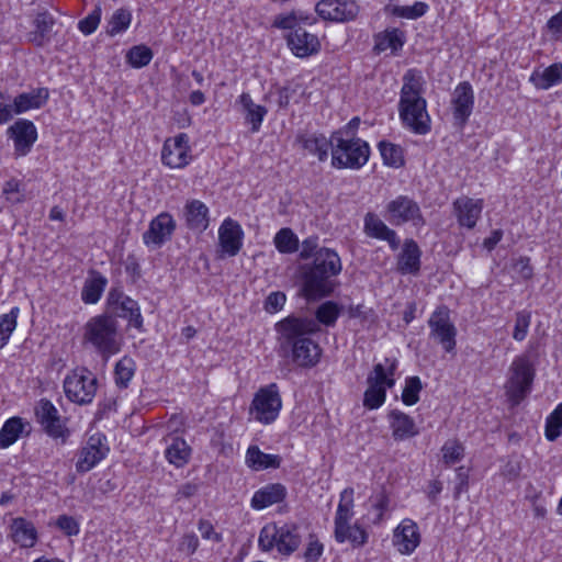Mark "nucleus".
Here are the masks:
<instances>
[{"label":"nucleus","mask_w":562,"mask_h":562,"mask_svg":"<svg viewBox=\"0 0 562 562\" xmlns=\"http://www.w3.org/2000/svg\"><path fill=\"white\" fill-rule=\"evenodd\" d=\"M318 329L317 323L308 317L290 315L281 319L276 324L279 356L299 368H314L321 360L322 348L311 335Z\"/></svg>","instance_id":"1"},{"label":"nucleus","mask_w":562,"mask_h":562,"mask_svg":"<svg viewBox=\"0 0 562 562\" xmlns=\"http://www.w3.org/2000/svg\"><path fill=\"white\" fill-rule=\"evenodd\" d=\"M339 255L330 248H322L311 263H304L302 291L307 300H318L330 295L337 286L335 278L341 272Z\"/></svg>","instance_id":"2"},{"label":"nucleus","mask_w":562,"mask_h":562,"mask_svg":"<svg viewBox=\"0 0 562 562\" xmlns=\"http://www.w3.org/2000/svg\"><path fill=\"white\" fill-rule=\"evenodd\" d=\"M422 77L409 69L403 76L398 101V115L405 127L417 135H426L431 130L426 99L422 97Z\"/></svg>","instance_id":"3"},{"label":"nucleus","mask_w":562,"mask_h":562,"mask_svg":"<svg viewBox=\"0 0 562 562\" xmlns=\"http://www.w3.org/2000/svg\"><path fill=\"white\" fill-rule=\"evenodd\" d=\"M83 340L90 344L106 361L121 350L119 323L112 315L91 317L83 327Z\"/></svg>","instance_id":"4"},{"label":"nucleus","mask_w":562,"mask_h":562,"mask_svg":"<svg viewBox=\"0 0 562 562\" xmlns=\"http://www.w3.org/2000/svg\"><path fill=\"white\" fill-rule=\"evenodd\" d=\"M331 166L337 169H360L370 156V147L361 138L333 136Z\"/></svg>","instance_id":"5"},{"label":"nucleus","mask_w":562,"mask_h":562,"mask_svg":"<svg viewBox=\"0 0 562 562\" xmlns=\"http://www.w3.org/2000/svg\"><path fill=\"white\" fill-rule=\"evenodd\" d=\"M536 368L532 355L526 351L517 356L509 367V378L506 384L509 398L518 404L530 392Z\"/></svg>","instance_id":"6"},{"label":"nucleus","mask_w":562,"mask_h":562,"mask_svg":"<svg viewBox=\"0 0 562 562\" xmlns=\"http://www.w3.org/2000/svg\"><path fill=\"white\" fill-rule=\"evenodd\" d=\"M281 407L282 401L278 385L271 383L259 389L255 394L249 412L257 422L269 425L278 418Z\"/></svg>","instance_id":"7"},{"label":"nucleus","mask_w":562,"mask_h":562,"mask_svg":"<svg viewBox=\"0 0 562 562\" xmlns=\"http://www.w3.org/2000/svg\"><path fill=\"white\" fill-rule=\"evenodd\" d=\"M64 391L69 401L79 405L89 404L97 392V378L86 369L72 371L65 378Z\"/></svg>","instance_id":"8"},{"label":"nucleus","mask_w":562,"mask_h":562,"mask_svg":"<svg viewBox=\"0 0 562 562\" xmlns=\"http://www.w3.org/2000/svg\"><path fill=\"white\" fill-rule=\"evenodd\" d=\"M430 336L438 340L447 352L454 350L457 328L450 321L449 310L439 306L429 317Z\"/></svg>","instance_id":"9"},{"label":"nucleus","mask_w":562,"mask_h":562,"mask_svg":"<svg viewBox=\"0 0 562 562\" xmlns=\"http://www.w3.org/2000/svg\"><path fill=\"white\" fill-rule=\"evenodd\" d=\"M315 12L325 21L345 23L358 16L359 5L355 0H319Z\"/></svg>","instance_id":"10"},{"label":"nucleus","mask_w":562,"mask_h":562,"mask_svg":"<svg viewBox=\"0 0 562 562\" xmlns=\"http://www.w3.org/2000/svg\"><path fill=\"white\" fill-rule=\"evenodd\" d=\"M386 211L389 213V221L394 225L408 222L416 226L425 224L418 203L407 195H398L390 201L386 205Z\"/></svg>","instance_id":"11"},{"label":"nucleus","mask_w":562,"mask_h":562,"mask_svg":"<svg viewBox=\"0 0 562 562\" xmlns=\"http://www.w3.org/2000/svg\"><path fill=\"white\" fill-rule=\"evenodd\" d=\"M35 416L44 431L52 438H61L63 441L69 435L57 408L47 400L42 398L35 406Z\"/></svg>","instance_id":"12"},{"label":"nucleus","mask_w":562,"mask_h":562,"mask_svg":"<svg viewBox=\"0 0 562 562\" xmlns=\"http://www.w3.org/2000/svg\"><path fill=\"white\" fill-rule=\"evenodd\" d=\"M176 227L173 216L168 212H161L150 221L148 229L143 234V241L148 247H161L171 239Z\"/></svg>","instance_id":"13"},{"label":"nucleus","mask_w":562,"mask_h":562,"mask_svg":"<svg viewBox=\"0 0 562 562\" xmlns=\"http://www.w3.org/2000/svg\"><path fill=\"white\" fill-rule=\"evenodd\" d=\"M451 106L454 124L459 127H463L474 108V92L469 81H462L454 88Z\"/></svg>","instance_id":"14"},{"label":"nucleus","mask_w":562,"mask_h":562,"mask_svg":"<svg viewBox=\"0 0 562 562\" xmlns=\"http://www.w3.org/2000/svg\"><path fill=\"white\" fill-rule=\"evenodd\" d=\"M189 153V137L186 133H180L173 138L166 139L161 150V160L170 168H183L190 161Z\"/></svg>","instance_id":"15"},{"label":"nucleus","mask_w":562,"mask_h":562,"mask_svg":"<svg viewBox=\"0 0 562 562\" xmlns=\"http://www.w3.org/2000/svg\"><path fill=\"white\" fill-rule=\"evenodd\" d=\"M7 134L14 143V154L26 156L37 139V130L34 123L26 119H19L7 130Z\"/></svg>","instance_id":"16"},{"label":"nucleus","mask_w":562,"mask_h":562,"mask_svg":"<svg viewBox=\"0 0 562 562\" xmlns=\"http://www.w3.org/2000/svg\"><path fill=\"white\" fill-rule=\"evenodd\" d=\"M108 448L102 443L100 435L91 436L87 445L81 448L76 462V470L79 473H86L93 469L102 459H104Z\"/></svg>","instance_id":"17"},{"label":"nucleus","mask_w":562,"mask_h":562,"mask_svg":"<svg viewBox=\"0 0 562 562\" xmlns=\"http://www.w3.org/2000/svg\"><path fill=\"white\" fill-rule=\"evenodd\" d=\"M286 41L288 46L292 53L300 58L314 55L321 49L318 37L312 33H308L302 26L290 32L286 36Z\"/></svg>","instance_id":"18"},{"label":"nucleus","mask_w":562,"mask_h":562,"mask_svg":"<svg viewBox=\"0 0 562 562\" xmlns=\"http://www.w3.org/2000/svg\"><path fill=\"white\" fill-rule=\"evenodd\" d=\"M418 526L411 519H404L394 530L393 543L402 554H411L419 546Z\"/></svg>","instance_id":"19"},{"label":"nucleus","mask_w":562,"mask_h":562,"mask_svg":"<svg viewBox=\"0 0 562 562\" xmlns=\"http://www.w3.org/2000/svg\"><path fill=\"white\" fill-rule=\"evenodd\" d=\"M453 210L459 225L472 229L481 216L483 200L461 196L453 202Z\"/></svg>","instance_id":"20"},{"label":"nucleus","mask_w":562,"mask_h":562,"mask_svg":"<svg viewBox=\"0 0 562 562\" xmlns=\"http://www.w3.org/2000/svg\"><path fill=\"white\" fill-rule=\"evenodd\" d=\"M241 226L232 218H226L218 229L220 245L225 254L236 256L243 246Z\"/></svg>","instance_id":"21"},{"label":"nucleus","mask_w":562,"mask_h":562,"mask_svg":"<svg viewBox=\"0 0 562 562\" xmlns=\"http://www.w3.org/2000/svg\"><path fill=\"white\" fill-rule=\"evenodd\" d=\"M55 18L48 11L38 12L33 21V30L26 34L27 42L36 47H44L52 40Z\"/></svg>","instance_id":"22"},{"label":"nucleus","mask_w":562,"mask_h":562,"mask_svg":"<svg viewBox=\"0 0 562 562\" xmlns=\"http://www.w3.org/2000/svg\"><path fill=\"white\" fill-rule=\"evenodd\" d=\"M363 229L367 236L387 241L392 250H396L400 247V239L396 232L387 227L374 213L366 214Z\"/></svg>","instance_id":"23"},{"label":"nucleus","mask_w":562,"mask_h":562,"mask_svg":"<svg viewBox=\"0 0 562 562\" xmlns=\"http://www.w3.org/2000/svg\"><path fill=\"white\" fill-rule=\"evenodd\" d=\"M288 491L283 484L270 483L254 493L250 506L256 510H262L274 504L282 503Z\"/></svg>","instance_id":"24"},{"label":"nucleus","mask_w":562,"mask_h":562,"mask_svg":"<svg viewBox=\"0 0 562 562\" xmlns=\"http://www.w3.org/2000/svg\"><path fill=\"white\" fill-rule=\"evenodd\" d=\"M390 428L394 440L402 441L419 434L415 420L407 414L393 409L389 413Z\"/></svg>","instance_id":"25"},{"label":"nucleus","mask_w":562,"mask_h":562,"mask_svg":"<svg viewBox=\"0 0 562 562\" xmlns=\"http://www.w3.org/2000/svg\"><path fill=\"white\" fill-rule=\"evenodd\" d=\"M11 538L21 548H33L38 539L34 524L23 517L13 518L10 525Z\"/></svg>","instance_id":"26"},{"label":"nucleus","mask_w":562,"mask_h":562,"mask_svg":"<svg viewBox=\"0 0 562 562\" xmlns=\"http://www.w3.org/2000/svg\"><path fill=\"white\" fill-rule=\"evenodd\" d=\"M49 98L47 88H35L29 92H22L13 99L12 109L14 114H22L30 110L42 108Z\"/></svg>","instance_id":"27"},{"label":"nucleus","mask_w":562,"mask_h":562,"mask_svg":"<svg viewBox=\"0 0 562 562\" xmlns=\"http://www.w3.org/2000/svg\"><path fill=\"white\" fill-rule=\"evenodd\" d=\"M183 215L187 227L195 232H204L209 227V207L200 200L188 201Z\"/></svg>","instance_id":"28"},{"label":"nucleus","mask_w":562,"mask_h":562,"mask_svg":"<svg viewBox=\"0 0 562 562\" xmlns=\"http://www.w3.org/2000/svg\"><path fill=\"white\" fill-rule=\"evenodd\" d=\"M297 142L310 154L317 156L319 161H325L328 158L329 149L333 151V135L327 138L324 134H302L297 136Z\"/></svg>","instance_id":"29"},{"label":"nucleus","mask_w":562,"mask_h":562,"mask_svg":"<svg viewBox=\"0 0 562 562\" xmlns=\"http://www.w3.org/2000/svg\"><path fill=\"white\" fill-rule=\"evenodd\" d=\"M422 251L414 239H406L398 255L397 270L402 274H416L420 269Z\"/></svg>","instance_id":"30"},{"label":"nucleus","mask_w":562,"mask_h":562,"mask_svg":"<svg viewBox=\"0 0 562 562\" xmlns=\"http://www.w3.org/2000/svg\"><path fill=\"white\" fill-rule=\"evenodd\" d=\"M238 103L241 105V111L244 113V117L246 123L250 124V130L252 133H257L262 124L265 116L268 113V110L263 105L256 104L250 94L247 92H243L239 95Z\"/></svg>","instance_id":"31"},{"label":"nucleus","mask_w":562,"mask_h":562,"mask_svg":"<svg viewBox=\"0 0 562 562\" xmlns=\"http://www.w3.org/2000/svg\"><path fill=\"white\" fill-rule=\"evenodd\" d=\"M282 458L262 452L257 446H250L246 452V464L254 471L280 468Z\"/></svg>","instance_id":"32"},{"label":"nucleus","mask_w":562,"mask_h":562,"mask_svg":"<svg viewBox=\"0 0 562 562\" xmlns=\"http://www.w3.org/2000/svg\"><path fill=\"white\" fill-rule=\"evenodd\" d=\"M529 81L540 90H548L551 87L562 82V64L554 63L543 70L536 69L531 74Z\"/></svg>","instance_id":"33"},{"label":"nucleus","mask_w":562,"mask_h":562,"mask_svg":"<svg viewBox=\"0 0 562 562\" xmlns=\"http://www.w3.org/2000/svg\"><path fill=\"white\" fill-rule=\"evenodd\" d=\"M299 527L294 524L278 525V551L281 554L290 555L301 544Z\"/></svg>","instance_id":"34"},{"label":"nucleus","mask_w":562,"mask_h":562,"mask_svg":"<svg viewBox=\"0 0 562 562\" xmlns=\"http://www.w3.org/2000/svg\"><path fill=\"white\" fill-rule=\"evenodd\" d=\"M108 284V279L99 271L91 270L81 290V300L86 304H95Z\"/></svg>","instance_id":"35"},{"label":"nucleus","mask_w":562,"mask_h":562,"mask_svg":"<svg viewBox=\"0 0 562 562\" xmlns=\"http://www.w3.org/2000/svg\"><path fill=\"white\" fill-rule=\"evenodd\" d=\"M191 448L184 439L180 437H171L170 443L165 450V457L168 462L176 468H181L190 460Z\"/></svg>","instance_id":"36"},{"label":"nucleus","mask_w":562,"mask_h":562,"mask_svg":"<svg viewBox=\"0 0 562 562\" xmlns=\"http://www.w3.org/2000/svg\"><path fill=\"white\" fill-rule=\"evenodd\" d=\"M334 537L338 543L350 542L353 548H361L368 542V532L357 522L342 526L340 531L334 528Z\"/></svg>","instance_id":"37"},{"label":"nucleus","mask_w":562,"mask_h":562,"mask_svg":"<svg viewBox=\"0 0 562 562\" xmlns=\"http://www.w3.org/2000/svg\"><path fill=\"white\" fill-rule=\"evenodd\" d=\"M353 488L352 487H346L340 493V501L337 506L335 519H334V526L339 531L342 526L349 525L352 517H353Z\"/></svg>","instance_id":"38"},{"label":"nucleus","mask_w":562,"mask_h":562,"mask_svg":"<svg viewBox=\"0 0 562 562\" xmlns=\"http://www.w3.org/2000/svg\"><path fill=\"white\" fill-rule=\"evenodd\" d=\"M404 42V32L398 29H393L391 31H385L384 34L376 37L374 49L379 53L386 49H391L392 53H396L402 49Z\"/></svg>","instance_id":"39"},{"label":"nucleus","mask_w":562,"mask_h":562,"mask_svg":"<svg viewBox=\"0 0 562 562\" xmlns=\"http://www.w3.org/2000/svg\"><path fill=\"white\" fill-rule=\"evenodd\" d=\"M136 371V363L133 358L124 356L114 367V381L117 387L127 389Z\"/></svg>","instance_id":"40"},{"label":"nucleus","mask_w":562,"mask_h":562,"mask_svg":"<svg viewBox=\"0 0 562 562\" xmlns=\"http://www.w3.org/2000/svg\"><path fill=\"white\" fill-rule=\"evenodd\" d=\"M132 22V12L127 8H120L113 12L106 22L105 32L109 36H115L125 32Z\"/></svg>","instance_id":"41"},{"label":"nucleus","mask_w":562,"mask_h":562,"mask_svg":"<svg viewBox=\"0 0 562 562\" xmlns=\"http://www.w3.org/2000/svg\"><path fill=\"white\" fill-rule=\"evenodd\" d=\"M119 317L128 319L131 326L142 329L143 327V316L140 314V308L138 303L127 297L125 301H121L119 304V311H114Z\"/></svg>","instance_id":"42"},{"label":"nucleus","mask_w":562,"mask_h":562,"mask_svg":"<svg viewBox=\"0 0 562 562\" xmlns=\"http://www.w3.org/2000/svg\"><path fill=\"white\" fill-rule=\"evenodd\" d=\"M24 425L21 417L9 418L0 430V448L13 445L23 431Z\"/></svg>","instance_id":"43"},{"label":"nucleus","mask_w":562,"mask_h":562,"mask_svg":"<svg viewBox=\"0 0 562 562\" xmlns=\"http://www.w3.org/2000/svg\"><path fill=\"white\" fill-rule=\"evenodd\" d=\"M378 148L382 156L384 165L393 168H400L404 165L403 149L400 145L381 140Z\"/></svg>","instance_id":"44"},{"label":"nucleus","mask_w":562,"mask_h":562,"mask_svg":"<svg viewBox=\"0 0 562 562\" xmlns=\"http://www.w3.org/2000/svg\"><path fill=\"white\" fill-rule=\"evenodd\" d=\"M276 248L281 254H292L299 248V239L291 228H281L274 237Z\"/></svg>","instance_id":"45"},{"label":"nucleus","mask_w":562,"mask_h":562,"mask_svg":"<svg viewBox=\"0 0 562 562\" xmlns=\"http://www.w3.org/2000/svg\"><path fill=\"white\" fill-rule=\"evenodd\" d=\"M428 10L429 5L426 2L416 1L412 5H394L391 9V13L397 18L417 20L424 16Z\"/></svg>","instance_id":"46"},{"label":"nucleus","mask_w":562,"mask_h":562,"mask_svg":"<svg viewBox=\"0 0 562 562\" xmlns=\"http://www.w3.org/2000/svg\"><path fill=\"white\" fill-rule=\"evenodd\" d=\"M341 307L333 301H327L321 304L316 310V323L325 326H334L340 314Z\"/></svg>","instance_id":"47"},{"label":"nucleus","mask_w":562,"mask_h":562,"mask_svg":"<svg viewBox=\"0 0 562 562\" xmlns=\"http://www.w3.org/2000/svg\"><path fill=\"white\" fill-rule=\"evenodd\" d=\"M153 59V52L146 45H135L126 54V60L133 68H143Z\"/></svg>","instance_id":"48"},{"label":"nucleus","mask_w":562,"mask_h":562,"mask_svg":"<svg viewBox=\"0 0 562 562\" xmlns=\"http://www.w3.org/2000/svg\"><path fill=\"white\" fill-rule=\"evenodd\" d=\"M562 432V402L548 416L546 420V438L549 441L557 440Z\"/></svg>","instance_id":"49"},{"label":"nucleus","mask_w":562,"mask_h":562,"mask_svg":"<svg viewBox=\"0 0 562 562\" xmlns=\"http://www.w3.org/2000/svg\"><path fill=\"white\" fill-rule=\"evenodd\" d=\"M423 390L422 381L418 376H408L405 380V386L402 392V402L412 406L419 401V393Z\"/></svg>","instance_id":"50"},{"label":"nucleus","mask_w":562,"mask_h":562,"mask_svg":"<svg viewBox=\"0 0 562 562\" xmlns=\"http://www.w3.org/2000/svg\"><path fill=\"white\" fill-rule=\"evenodd\" d=\"M386 400V390L384 386H375L368 384V389L363 394V406L368 409H376L381 407Z\"/></svg>","instance_id":"51"},{"label":"nucleus","mask_w":562,"mask_h":562,"mask_svg":"<svg viewBox=\"0 0 562 562\" xmlns=\"http://www.w3.org/2000/svg\"><path fill=\"white\" fill-rule=\"evenodd\" d=\"M446 465L454 464L464 457V447L458 440H448L441 448Z\"/></svg>","instance_id":"52"},{"label":"nucleus","mask_w":562,"mask_h":562,"mask_svg":"<svg viewBox=\"0 0 562 562\" xmlns=\"http://www.w3.org/2000/svg\"><path fill=\"white\" fill-rule=\"evenodd\" d=\"M258 544L263 551L278 549V524L272 522L262 527L259 533Z\"/></svg>","instance_id":"53"},{"label":"nucleus","mask_w":562,"mask_h":562,"mask_svg":"<svg viewBox=\"0 0 562 562\" xmlns=\"http://www.w3.org/2000/svg\"><path fill=\"white\" fill-rule=\"evenodd\" d=\"M102 15V8L97 4L94 9L82 20L78 22V29L85 35L92 34L99 26Z\"/></svg>","instance_id":"54"},{"label":"nucleus","mask_w":562,"mask_h":562,"mask_svg":"<svg viewBox=\"0 0 562 562\" xmlns=\"http://www.w3.org/2000/svg\"><path fill=\"white\" fill-rule=\"evenodd\" d=\"M531 322V315L527 311H519L515 315V327L513 338L517 341H522L528 334Z\"/></svg>","instance_id":"55"},{"label":"nucleus","mask_w":562,"mask_h":562,"mask_svg":"<svg viewBox=\"0 0 562 562\" xmlns=\"http://www.w3.org/2000/svg\"><path fill=\"white\" fill-rule=\"evenodd\" d=\"M2 193L5 199L13 204L24 200V195L21 193V183L16 179H10L4 183Z\"/></svg>","instance_id":"56"},{"label":"nucleus","mask_w":562,"mask_h":562,"mask_svg":"<svg viewBox=\"0 0 562 562\" xmlns=\"http://www.w3.org/2000/svg\"><path fill=\"white\" fill-rule=\"evenodd\" d=\"M20 308L18 306H14L11 308V311L7 314H3L0 317V334L9 335L14 331L16 328V318L19 316Z\"/></svg>","instance_id":"57"},{"label":"nucleus","mask_w":562,"mask_h":562,"mask_svg":"<svg viewBox=\"0 0 562 562\" xmlns=\"http://www.w3.org/2000/svg\"><path fill=\"white\" fill-rule=\"evenodd\" d=\"M56 526L68 537L77 536L80 531L79 522L68 515H60L56 520Z\"/></svg>","instance_id":"58"},{"label":"nucleus","mask_w":562,"mask_h":562,"mask_svg":"<svg viewBox=\"0 0 562 562\" xmlns=\"http://www.w3.org/2000/svg\"><path fill=\"white\" fill-rule=\"evenodd\" d=\"M469 490V471L464 467H459L456 470V485L453 497L458 499L462 493Z\"/></svg>","instance_id":"59"},{"label":"nucleus","mask_w":562,"mask_h":562,"mask_svg":"<svg viewBox=\"0 0 562 562\" xmlns=\"http://www.w3.org/2000/svg\"><path fill=\"white\" fill-rule=\"evenodd\" d=\"M324 551V546L318 541V539L314 536H310V541L306 550L304 551V558L306 562H316L319 560Z\"/></svg>","instance_id":"60"},{"label":"nucleus","mask_w":562,"mask_h":562,"mask_svg":"<svg viewBox=\"0 0 562 562\" xmlns=\"http://www.w3.org/2000/svg\"><path fill=\"white\" fill-rule=\"evenodd\" d=\"M322 248L323 247L318 246V237H308L302 243L300 258L303 260H307L310 258L315 259Z\"/></svg>","instance_id":"61"},{"label":"nucleus","mask_w":562,"mask_h":562,"mask_svg":"<svg viewBox=\"0 0 562 562\" xmlns=\"http://www.w3.org/2000/svg\"><path fill=\"white\" fill-rule=\"evenodd\" d=\"M389 375V363H376L372 372L367 378V383L375 386H382V382Z\"/></svg>","instance_id":"62"},{"label":"nucleus","mask_w":562,"mask_h":562,"mask_svg":"<svg viewBox=\"0 0 562 562\" xmlns=\"http://www.w3.org/2000/svg\"><path fill=\"white\" fill-rule=\"evenodd\" d=\"M286 301L285 294L280 291L271 292L265 301V310L268 313L280 311Z\"/></svg>","instance_id":"63"},{"label":"nucleus","mask_w":562,"mask_h":562,"mask_svg":"<svg viewBox=\"0 0 562 562\" xmlns=\"http://www.w3.org/2000/svg\"><path fill=\"white\" fill-rule=\"evenodd\" d=\"M359 125L360 119L358 116L352 117L345 126L333 132V136L357 139V131L359 128Z\"/></svg>","instance_id":"64"}]
</instances>
